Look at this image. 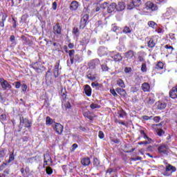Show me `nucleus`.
<instances>
[{"instance_id": "1", "label": "nucleus", "mask_w": 177, "mask_h": 177, "mask_svg": "<svg viewBox=\"0 0 177 177\" xmlns=\"http://www.w3.org/2000/svg\"><path fill=\"white\" fill-rule=\"evenodd\" d=\"M68 53H69V57H70V61H71V64H74V62L75 63H81V62H82V60H83L82 57H81L78 54L75 55V50H74V49L71 50H69Z\"/></svg>"}, {"instance_id": "2", "label": "nucleus", "mask_w": 177, "mask_h": 177, "mask_svg": "<svg viewBox=\"0 0 177 177\" xmlns=\"http://www.w3.org/2000/svg\"><path fill=\"white\" fill-rule=\"evenodd\" d=\"M30 68H33V70H35V73H37V74H42V73H45V71H46V68L39 64V62H32L30 65Z\"/></svg>"}, {"instance_id": "3", "label": "nucleus", "mask_w": 177, "mask_h": 177, "mask_svg": "<svg viewBox=\"0 0 177 177\" xmlns=\"http://www.w3.org/2000/svg\"><path fill=\"white\" fill-rule=\"evenodd\" d=\"M158 152L162 156V157H165L169 154V147L167 145L162 144L158 147Z\"/></svg>"}, {"instance_id": "4", "label": "nucleus", "mask_w": 177, "mask_h": 177, "mask_svg": "<svg viewBox=\"0 0 177 177\" xmlns=\"http://www.w3.org/2000/svg\"><path fill=\"white\" fill-rule=\"evenodd\" d=\"M53 165V160L52 157L49 155V153H46L44 155V164L43 168H46V166L52 167Z\"/></svg>"}, {"instance_id": "5", "label": "nucleus", "mask_w": 177, "mask_h": 177, "mask_svg": "<svg viewBox=\"0 0 177 177\" xmlns=\"http://www.w3.org/2000/svg\"><path fill=\"white\" fill-rule=\"evenodd\" d=\"M89 23V15H84L80 19V30H84L86 25Z\"/></svg>"}, {"instance_id": "6", "label": "nucleus", "mask_w": 177, "mask_h": 177, "mask_svg": "<svg viewBox=\"0 0 177 177\" xmlns=\"http://www.w3.org/2000/svg\"><path fill=\"white\" fill-rule=\"evenodd\" d=\"M158 41V40H157V35H152L148 41V48H149L150 49H153V48H155L157 45Z\"/></svg>"}, {"instance_id": "7", "label": "nucleus", "mask_w": 177, "mask_h": 177, "mask_svg": "<svg viewBox=\"0 0 177 177\" xmlns=\"http://www.w3.org/2000/svg\"><path fill=\"white\" fill-rule=\"evenodd\" d=\"M142 5V0H131V2L127 6L129 10H132L135 8H139Z\"/></svg>"}, {"instance_id": "8", "label": "nucleus", "mask_w": 177, "mask_h": 177, "mask_svg": "<svg viewBox=\"0 0 177 177\" xmlns=\"http://www.w3.org/2000/svg\"><path fill=\"white\" fill-rule=\"evenodd\" d=\"M96 75H97L96 71L90 69L87 72L86 77L88 80H90V81H95L96 80Z\"/></svg>"}, {"instance_id": "9", "label": "nucleus", "mask_w": 177, "mask_h": 177, "mask_svg": "<svg viewBox=\"0 0 177 177\" xmlns=\"http://www.w3.org/2000/svg\"><path fill=\"white\" fill-rule=\"evenodd\" d=\"M54 131L57 135H62L64 127L60 123L55 122Z\"/></svg>"}, {"instance_id": "10", "label": "nucleus", "mask_w": 177, "mask_h": 177, "mask_svg": "<svg viewBox=\"0 0 177 177\" xmlns=\"http://www.w3.org/2000/svg\"><path fill=\"white\" fill-rule=\"evenodd\" d=\"M99 63H100L99 59H93L88 63V68H90V70H95V68H96V67L99 66Z\"/></svg>"}, {"instance_id": "11", "label": "nucleus", "mask_w": 177, "mask_h": 177, "mask_svg": "<svg viewBox=\"0 0 177 177\" xmlns=\"http://www.w3.org/2000/svg\"><path fill=\"white\" fill-rule=\"evenodd\" d=\"M0 84L3 91H6L8 88H9V89H12V86L10 85V84H9V82H8L3 78L0 79Z\"/></svg>"}, {"instance_id": "12", "label": "nucleus", "mask_w": 177, "mask_h": 177, "mask_svg": "<svg viewBox=\"0 0 177 177\" xmlns=\"http://www.w3.org/2000/svg\"><path fill=\"white\" fill-rule=\"evenodd\" d=\"M176 172V167L172 165L169 164L166 166V172L163 174L164 176H169V174L167 172Z\"/></svg>"}, {"instance_id": "13", "label": "nucleus", "mask_w": 177, "mask_h": 177, "mask_svg": "<svg viewBox=\"0 0 177 177\" xmlns=\"http://www.w3.org/2000/svg\"><path fill=\"white\" fill-rule=\"evenodd\" d=\"M135 55H136V53H135V51L129 50L124 53V59H127V60H131L133 59Z\"/></svg>"}, {"instance_id": "14", "label": "nucleus", "mask_w": 177, "mask_h": 177, "mask_svg": "<svg viewBox=\"0 0 177 177\" xmlns=\"http://www.w3.org/2000/svg\"><path fill=\"white\" fill-rule=\"evenodd\" d=\"M145 6L147 9H151L152 12H156V10H158V7L157 6V5L153 3V2L151 1H147L145 3Z\"/></svg>"}, {"instance_id": "15", "label": "nucleus", "mask_w": 177, "mask_h": 177, "mask_svg": "<svg viewBox=\"0 0 177 177\" xmlns=\"http://www.w3.org/2000/svg\"><path fill=\"white\" fill-rule=\"evenodd\" d=\"M53 34L55 35H62V26H60V24L57 23L53 28Z\"/></svg>"}, {"instance_id": "16", "label": "nucleus", "mask_w": 177, "mask_h": 177, "mask_svg": "<svg viewBox=\"0 0 177 177\" xmlns=\"http://www.w3.org/2000/svg\"><path fill=\"white\" fill-rule=\"evenodd\" d=\"M78 8H80V3L75 0L73 1L69 6V9L72 12L77 10Z\"/></svg>"}, {"instance_id": "17", "label": "nucleus", "mask_w": 177, "mask_h": 177, "mask_svg": "<svg viewBox=\"0 0 177 177\" xmlns=\"http://www.w3.org/2000/svg\"><path fill=\"white\" fill-rule=\"evenodd\" d=\"M84 93L88 97H91V96H92V88H91L89 84H86L84 86Z\"/></svg>"}, {"instance_id": "18", "label": "nucleus", "mask_w": 177, "mask_h": 177, "mask_svg": "<svg viewBox=\"0 0 177 177\" xmlns=\"http://www.w3.org/2000/svg\"><path fill=\"white\" fill-rule=\"evenodd\" d=\"M59 66H60V62H57L54 66L53 74H54L55 78H57V77H59V75H60V73H59Z\"/></svg>"}, {"instance_id": "19", "label": "nucleus", "mask_w": 177, "mask_h": 177, "mask_svg": "<svg viewBox=\"0 0 177 177\" xmlns=\"http://www.w3.org/2000/svg\"><path fill=\"white\" fill-rule=\"evenodd\" d=\"M25 124V128H30L31 127V122H30V120L28 118H24L22 117V120H20V124Z\"/></svg>"}, {"instance_id": "20", "label": "nucleus", "mask_w": 177, "mask_h": 177, "mask_svg": "<svg viewBox=\"0 0 177 177\" xmlns=\"http://www.w3.org/2000/svg\"><path fill=\"white\" fill-rule=\"evenodd\" d=\"M145 102L147 103V104H154L156 102V100H154V95L151 94L148 95V97L146 98Z\"/></svg>"}, {"instance_id": "21", "label": "nucleus", "mask_w": 177, "mask_h": 177, "mask_svg": "<svg viewBox=\"0 0 177 177\" xmlns=\"http://www.w3.org/2000/svg\"><path fill=\"white\" fill-rule=\"evenodd\" d=\"M81 164L83 167H89L91 165V158L88 157L82 158Z\"/></svg>"}, {"instance_id": "22", "label": "nucleus", "mask_w": 177, "mask_h": 177, "mask_svg": "<svg viewBox=\"0 0 177 177\" xmlns=\"http://www.w3.org/2000/svg\"><path fill=\"white\" fill-rule=\"evenodd\" d=\"M91 86L95 88L96 91H103L104 89L103 84H99L97 82L91 83Z\"/></svg>"}, {"instance_id": "23", "label": "nucleus", "mask_w": 177, "mask_h": 177, "mask_svg": "<svg viewBox=\"0 0 177 177\" xmlns=\"http://www.w3.org/2000/svg\"><path fill=\"white\" fill-rule=\"evenodd\" d=\"M117 8V3H111V4H109L108 6V8H107V12L108 13H113V12H114V10H115Z\"/></svg>"}, {"instance_id": "24", "label": "nucleus", "mask_w": 177, "mask_h": 177, "mask_svg": "<svg viewBox=\"0 0 177 177\" xmlns=\"http://www.w3.org/2000/svg\"><path fill=\"white\" fill-rule=\"evenodd\" d=\"M156 104L158 110H164L167 107V104L162 101H158Z\"/></svg>"}, {"instance_id": "25", "label": "nucleus", "mask_w": 177, "mask_h": 177, "mask_svg": "<svg viewBox=\"0 0 177 177\" xmlns=\"http://www.w3.org/2000/svg\"><path fill=\"white\" fill-rule=\"evenodd\" d=\"M141 89L143 91V92H150V84L148 82H144L141 86Z\"/></svg>"}, {"instance_id": "26", "label": "nucleus", "mask_w": 177, "mask_h": 177, "mask_svg": "<svg viewBox=\"0 0 177 177\" xmlns=\"http://www.w3.org/2000/svg\"><path fill=\"white\" fill-rule=\"evenodd\" d=\"M111 59H113L114 62H122V57L121 53H118L111 56Z\"/></svg>"}, {"instance_id": "27", "label": "nucleus", "mask_w": 177, "mask_h": 177, "mask_svg": "<svg viewBox=\"0 0 177 177\" xmlns=\"http://www.w3.org/2000/svg\"><path fill=\"white\" fill-rule=\"evenodd\" d=\"M125 9V3L124 2H119L118 4H116V10L118 12H122Z\"/></svg>"}, {"instance_id": "28", "label": "nucleus", "mask_w": 177, "mask_h": 177, "mask_svg": "<svg viewBox=\"0 0 177 177\" xmlns=\"http://www.w3.org/2000/svg\"><path fill=\"white\" fill-rule=\"evenodd\" d=\"M133 32V29L131 27V26H126L124 27V29L122 30V32L124 34H131Z\"/></svg>"}, {"instance_id": "29", "label": "nucleus", "mask_w": 177, "mask_h": 177, "mask_svg": "<svg viewBox=\"0 0 177 177\" xmlns=\"http://www.w3.org/2000/svg\"><path fill=\"white\" fill-rule=\"evenodd\" d=\"M154 69L156 71L164 69V64L162 62H158L154 67Z\"/></svg>"}, {"instance_id": "30", "label": "nucleus", "mask_w": 177, "mask_h": 177, "mask_svg": "<svg viewBox=\"0 0 177 177\" xmlns=\"http://www.w3.org/2000/svg\"><path fill=\"white\" fill-rule=\"evenodd\" d=\"M92 113L91 111H87L83 113V115L85 118H88L90 121H93V116H92Z\"/></svg>"}, {"instance_id": "31", "label": "nucleus", "mask_w": 177, "mask_h": 177, "mask_svg": "<svg viewBox=\"0 0 177 177\" xmlns=\"http://www.w3.org/2000/svg\"><path fill=\"white\" fill-rule=\"evenodd\" d=\"M115 91L117 93H119V95H120V96H127V91H125V89L118 87L115 88Z\"/></svg>"}, {"instance_id": "32", "label": "nucleus", "mask_w": 177, "mask_h": 177, "mask_svg": "<svg viewBox=\"0 0 177 177\" xmlns=\"http://www.w3.org/2000/svg\"><path fill=\"white\" fill-rule=\"evenodd\" d=\"M147 26L151 28H153V30H156L157 27H158V24H157V23L154 22L153 21H149L147 22Z\"/></svg>"}, {"instance_id": "33", "label": "nucleus", "mask_w": 177, "mask_h": 177, "mask_svg": "<svg viewBox=\"0 0 177 177\" xmlns=\"http://www.w3.org/2000/svg\"><path fill=\"white\" fill-rule=\"evenodd\" d=\"M53 122L55 123V122H54L53 119L50 118V117L47 116L46 118V124L48 125V127H50Z\"/></svg>"}, {"instance_id": "34", "label": "nucleus", "mask_w": 177, "mask_h": 177, "mask_svg": "<svg viewBox=\"0 0 177 177\" xmlns=\"http://www.w3.org/2000/svg\"><path fill=\"white\" fill-rule=\"evenodd\" d=\"M116 84L122 88H125V83L124 82V80H122V79H118L116 82Z\"/></svg>"}, {"instance_id": "35", "label": "nucleus", "mask_w": 177, "mask_h": 177, "mask_svg": "<svg viewBox=\"0 0 177 177\" xmlns=\"http://www.w3.org/2000/svg\"><path fill=\"white\" fill-rule=\"evenodd\" d=\"M7 151H8L6 149H3V148L0 149V160L2 158H5Z\"/></svg>"}, {"instance_id": "36", "label": "nucleus", "mask_w": 177, "mask_h": 177, "mask_svg": "<svg viewBox=\"0 0 177 177\" xmlns=\"http://www.w3.org/2000/svg\"><path fill=\"white\" fill-rule=\"evenodd\" d=\"M118 118H124V117H125V115H127V112H125V111H124V109H121L119 111H118Z\"/></svg>"}, {"instance_id": "37", "label": "nucleus", "mask_w": 177, "mask_h": 177, "mask_svg": "<svg viewBox=\"0 0 177 177\" xmlns=\"http://www.w3.org/2000/svg\"><path fill=\"white\" fill-rule=\"evenodd\" d=\"M101 70L103 73H106V71H109V70H110V68L107 66V64H104L101 65Z\"/></svg>"}, {"instance_id": "38", "label": "nucleus", "mask_w": 177, "mask_h": 177, "mask_svg": "<svg viewBox=\"0 0 177 177\" xmlns=\"http://www.w3.org/2000/svg\"><path fill=\"white\" fill-rule=\"evenodd\" d=\"M100 107H102V106L93 102L90 104V109H91V110H95V109H100Z\"/></svg>"}, {"instance_id": "39", "label": "nucleus", "mask_w": 177, "mask_h": 177, "mask_svg": "<svg viewBox=\"0 0 177 177\" xmlns=\"http://www.w3.org/2000/svg\"><path fill=\"white\" fill-rule=\"evenodd\" d=\"M46 173L47 175H52L53 174V169L50 166H48L46 167Z\"/></svg>"}, {"instance_id": "40", "label": "nucleus", "mask_w": 177, "mask_h": 177, "mask_svg": "<svg viewBox=\"0 0 177 177\" xmlns=\"http://www.w3.org/2000/svg\"><path fill=\"white\" fill-rule=\"evenodd\" d=\"M15 160V151L10 154L8 162H12V161Z\"/></svg>"}, {"instance_id": "41", "label": "nucleus", "mask_w": 177, "mask_h": 177, "mask_svg": "<svg viewBox=\"0 0 177 177\" xmlns=\"http://www.w3.org/2000/svg\"><path fill=\"white\" fill-rule=\"evenodd\" d=\"M141 71H142V73H146L147 71V65H146V63H143L142 64Z\"/></svg>"}, {"instance_id": "42", "label": "nucleus", "mask_w": 177, "mask_h": 177, "mask_svg": "<svg viewBox=\"0 0 177 177\" xmlns=\"http://www.w3.org/2000/svg\"><path fill=\"white\" fill-rule=\"evenodd\" d=\"M165 49H168L170 52V53H172V52H174V50H175V48H173L171 46H169L168 44L165 46Z\"/></svg>"}, {"instance_id": "43", "label": "nucleus", "mask_w": 177, "mask_h": 177, "mask_svg": "<svg viewBox=\"0 0 177 177\" xmlns=\"http://www.w3.org/2000/svg\"><path fill=\"white\" fill-rule=\"evenodd\" d=\"M13 85H15V89H20L21 87V82H15Z\"/></svg>"}, {"instance_id": "44", "label": "nucleus", "mask_w": 177, "mask_h": 177, "mask_svg": "<svg viewBox=\"0 0 177 177\" xmlns=\"http://www.w3.org/2000/svg\"><path fill=\"white\" fill-rule=\"evenodd\" d=\"M130 91L132 93H136V92L139 91V87L132 86Z\"/></svg>"}, {"instance_id": "45", "label": "nucleus", "mask_w": 177, "mask_h": 177, "mask_svg": "<svg viewBox=\"0 0 177 177\" xmlns=\"http://www.w3.org/2000/svg\"><path fill=\"white\" fill-rule=\"evenodd\" d=\"M110 139H111V142H112L113 143H116L117 145H119L120 139L114 138L113 137H111Z\"/></svg>"}, {"instance_id": "46", "label": "nucleus", "mask_w": 177, "mask_h": 177, "mask_svg": "<svg viewBox=\"0 0 177 177\" xmlns=\"http://www.w3.org/2000/svg\"><path fill=\"white\" fill-rule=\"evenodd\" d=\"M93 164L95 167H97L100 164V162H99V159H97V158H94L93 160Z\"/></svg>"}, {"instance_id": "47", "label": "nucleus", "mask_w": 177, "mask_h": 177, "mask_svg": "<svg viewBox=\"0 0 177 177\" xmlns=\"http://www.w3.org/2000/svg\"><path fill=\"white\" fill-rule=\"evenodd\" d=\"M21 86V92H24V93H26V92H27V84H22Z\"/></svg>"}, {"instance_id": "48", "label": "nucleus", "mask_w": 177, "mask_h": 177, "mask_svg": "<svg viewBox=\"0 0 177 177\" xmlns=\"http://www.w3.org/2000/svg\"><path fill=\"white\" fill-rule=\"evenodd\" d=\"M115 122H116V124H120V125H124V127H128V124L125 123L124 122H121L118 120V119H115Z\"/></svg>"}, {"instance_id": "49", "label": "nucleus", "mask_w": 177, "mask_h": 177, "mask_svg": "<svg viewBox=\"0 0 177 177\" xmlns=\"http://www.w3.org/2000/svg\"><path fill=\"white\" fill-rule=\"evenodd\" d=\"M110 93L111 95H113V96H114V97H118V94H117V92L114 88L111 89Z\"/></svg>"}, {"instance_id": "50", "label": "nucleus", "mask_w": 177, "mask_h": 177, "mask_svg": "<svg viewBox=\"0 0 177 177\" xmlns=\"http://www.w3.org/2000/svg\"><path fill=\"white\" fill-rule=\"evenodd\" d=\"M17 27V20L16 18L12 17V28H16Z\"/></svg>"}, {"instance_id": "51", "label": "nucleus", "mask_w": 177, "mask_h": 177, "mask_svg": "<svg viewBox=\"0 0 177 177\" xmlns=\"http://www.w3.org/2000/svg\"><path fill=\"white\" fill-rule=\"evenodd\" d=\"M1 15H2L1 21L5 22L6 19H8V14L5 12H1Z\"/></svg>"}, {"instance_id": "52", "label": "nucleus", "mask_w": 177, "mask_h": 177, "mask_svg": "<svg viewBox=\"0 0 177 177\" xmlns=\"http://www.w3.org/2000/svg\"><path fill=\"white\" fill-rule=\"evenodd\" d=\"M140 135L142 136H143L144 139H147L149 138V136H147V134H146V133H145L144 130H140Z\"/></svg>"}, {"instance_id": "53", "label": "nucleus", "mask_w": 177, "mask_h": 177, "mask_svg": "<svg viewBox=\"0 0 177 177\" xmlns=\"http://www.w3.org/2000/svg\"><path fill=\"white\" fill-rule=\"evenodd\" d=\"M108 6H109V3L107 2H104L100 5L101 9H106V8H108Z\"/></svg>"}, {"instance_id": "54", "label": "nucleus", "mask_w": 177, "mask_h": 177, "mask_svg": "<svg viewBox=\"0 0 177 177\" xmlns=\"http://www.w3.org/2000/svg\"><path fill=\"white\" fill-rule=\"evenodd\" d=\"M98 138H100V139H104V133H103L102 131H100L98 133Z\"/></svg>"}, {"instance_id": "55", "label": "nucleus", "mask_w": 177, "mask_h": 177, "mask_svg": "<svg viewBox=\"0 0 177 177\" xmlns=\"http://www.w3.org/2000/svg\"><path fill=\"white\" fill-rule=\"evenodd\" d=\"M165 131H164V130H162V129H160L158 130L157 134L158 136H162V135H165Z\"/></svg>"}, {"instance_id": "56", "label": "nucleus", "mask_w": 177, "mask_h": 177, "mask_svg": "<svg viewBox=\"0 0 177 177\" xmlns=\"http://www.w3.org/2000/svg\"><path fill=\"white\" fill-rule=\"evenodd\" d=\"M103 26V22L102 21H97L96 23H95V27H102Z\"/></svg>"}, {"instance_id": "57", "label": "nucleus", "mask_w": 177, "mask_h": 177, "mask_svg": "<svg viewBox=\"0 0 177 177\" xmlns=\"http://www.w3.org/2000/svg\"><path fill=\"white\" fill-rule=\"evenodd\" d=\"M151 118H153V116H147V115L142 116V120H145V121H149V120H151Z\"/></svg>"}, {"instance_id": "58", "label": "nucleus", "mask_w": 177, "mask_h": 177, "mask_svg": "<svg viewBox=\"0 0 177 177\" xmlns=\"http://www.w3.org/2000/svg\"><path fill=\"white\" fill-rule=\"evenodd\" d=\"M6 165H8V164L3 162L1 165H0V172L3 171L5 168H6Z\"/></svg>"}, {"instance_id": "59", "label": "nucleus", "mask_w": 177, "mask_h": 177, "mask_svg": "<svg viewBox=\"0 0 177 177\" xmlns=\"http://www.w3.org/2000/svg\"><path fill=\"white\" fill-rule=\"evenodd\" d=\"M6 115L5 114H1L0 115V121H6Z\"/></svg>"}, {"instance_id": "60", "label": "nucleus", "mask_w": 177, "mask_h": 177, "mask_svg": "<svg viewBox=\"0 0 177 177\" xmlns=\"http://www.w3.org/2000/svg\"><path fill=\"white\" fill-rule=\"evenodd\" d=\"M21 140L26 145L27 143V142H28V137L24 136V137L21 138Z\"/></svg>"}, {"instance_id": "61", "label": "nucleus", "mask_w": 177, "mask_h": 177, "mask_svg": "<svg viewBox=\"0 0 177 177\" xmlns=\"http://www.w3.org/2000/svg\"><path fill=\"white\" fill-rule=\"evenodd\" d=\"M153 121L156 122H160V120H161V118L160 116H155L153 118Z\"/></svg>"}, {"instance_id": "62", "label": "nucleus", "mask_w": 177, "mask_h": 177, "mask_svg": "<svg viewBox=\"0 0 177 177\" xmlns=\"http://www.w3.org/2000/svg\"><path fill=\"white\" fill-rule=\"evenodd\" d=\"M156 32H158V34H162V32H164V29H162L161 28H158L156 30Z\"/></svg>"}, {"instance_id": "63", "label": "nucleus", "mask_w": 177, "mask_h": 177, "mask_svg": "<svg viewBox=\"0 0 177 177\" xmlns=\"http://www.w3.org/2000/svg\"><path fill=\"white\" fill-rule=\"evenodd\" d=\"M78 32H80V30H78V28L75 27L73 29V33L75 34V35H77V34H78Z\"/></svg>"}, {"instance_id": "64", "label": "nucleus", "mask_w": 177, "mask_h": 177, "mask_svg": "<svg viewBox=\"0 0 177 177\" xmlns=\"http://www.w3.org/2000/svg\"><path fill=\"white\" fill-rule=\"evenodd\" d=\"M106 174H109V175H111V174H114V169L112 168H109L106 170Z\"/></svg>"}]
</instances>
